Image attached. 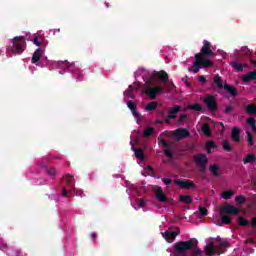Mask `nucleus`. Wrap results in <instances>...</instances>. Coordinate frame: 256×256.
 I'll return each instance as SVG.
<instances>
[{
    "label": "nucleus",
    "instance_id": "4c0bfd02",
    "mask_svg": "<svg viewBox=\"0 0 256 256\" xmlns=\"http://www.w3.org/2000/svg\"><path fill=\"white\" fill-rule=\"evenodd\" d=\"M188 109H191L192 111H201V105L193 104V105L188 106Z\"/></svg>",
    "mask_w": 256,
    "mask_h": 256
},
{
    "label": "nucleus",
    "instance_id": "9b49d317",
    "mask_svg": "<svg viewBox=\"0 0 256 256\" xmlns=\"http://www.w3.org/2000/svg\"><path fill=\"white\" fill-rule=\"evenodd\" d=\"M64 179L66 181L68 191H75V178L71 175H66Z\"/></svg>",
    "mask_w": 256,
    "mask_h": 256
},
{
    "label": "nucleus",
    "instance_id": "aec40b11",
    "mask_svg": "<svg viewBox=\"0 0 256 256\" xmlns=\"http://www.w3.org/2000/svg\"><path fill=\"white\" fill-rule=\"evenodd\" d=\"M196 167L201 171V173H205L207 169V161H196Z\"/></svg>",
    "mask_w": 256,
    "mask_h": 256
},
{
    "label": "nucleus",
    "instance_id": "de8ad7c7",
    "mask_svg": "<svg viewBox=\"0 0 256 256\" xmlns=\"http://www.w3.org/2000/svg\"><path fill=\"white\" fill-rule=\"evenodd\" d=\"M159 145H161L162 147H167V142L165 141V139H160L159 140Z\"/></svg>",
    "mask_w": 256,
    "mask_h": 256
},
{
    "label": "nucleus",
    "instance_id": "7c9ffc66",
    "mask_svg": "<svg viewBox=\"0 0 256 256\" xmlns=\"http://www.w3.org/2000/svg\"><path fill=\"white\" fill-rule=\"evenodd\" d=\"M232 67H234L236 69V71H243V69H245V67H247V64H239L237 62H234L232 64Z\"/></svg>",
    "mask_w": 256,
    "mask_h": 256
},
{
    "label": "nucleus",
    "instance_id": "ddd939ff",
    "mask_svg": "<svg viewBox=\"0 0 256 256\" xmlns=\"http://www.w3.org/2000/svg\"><path fill=\"white\" fill-rule=\"evenodd\" d=\"M202 54L207 57H211L213 55V51H211V44L208 41H204V45L202 47Z\"/></svg>",
    "mask_w": 256,
    "mask_h": 256
},
{
    "label": "nucleus",
    "instance_id": "774afa93",
    "mask_svg": "<svg viewBox=\"0 0 256 256\" xmlns=\"http://www.w3.org/2000/svg\"><path fill=\"white\" fill-rule=\"evenodd\" d=\"M141 164H143V162H142V161L140 162V165H141Z\"/></svg>",
    "mask_w": 256,
    "mask_h": 256
},
{
    "label": "nucleus",
    "instance_id": "4d7b16f0",
    "mask_svg": "<svg viewBox=\"0 0 256 256\" xmlns=\"http://www.w3.org/2000/svg\"><path fill=\"white\" fill-rule=\"evenodd\" d=\"M198 80L201 81V83H205L207 81L205 76H199Z\"/></svg>",
    "mask_w": 256,
    "mask_h": 256
},
{
    "label": "nucleus",
    "instance_id": "0eeeda50",
    "mask_svg": "<svg viewBox=\"0 0 256 256\" xmlns=\"http://www.w3.org/2000/svg\"><path fill=\"white\" fill-rule=\"evenodd\" d=\"M174 183L180 187V189H197V185L191 180H174Z\"/></svg>",
    "mask_w": 256,
    "mask_h": 256
},
{
    "label": "nucleus",
    "instance_id": "4be33fe9",
    "mask_svg": "<svg viewBox=\"0 0 256 256\" xmlns=\"http://www.w3.org/2000/svg\"><path fill=\"white\" fill-rule=\"evenodd\" d=\"M247 125L256 134V122L254 118L247 119Z\"/></svg>",
    "mask_w": 256,
    "mask_h": 256
},
{
    "label": "nucleus",
    "instance_id": "f03ea898",
    "mask_svg": "<svg viewBox=\"0 0 256 256\" xmlns=\"http://www.w3.org/2000/svg\"><path fill=\"white\" fill-rule=\"evenodd\" d=\"M230 246L231 245L229 244V242H227V240L221 241L218 246H215V242H210L204 247V251L206 255H209V256L223 255V253L227 251V249L225 248Z\"/></svg>",
    "mask_w": 256,
    "mask_h": 256
},
{
    "label": "nucleus",
    "instance_id": "2f4dec72",
    "mask_svg": "<svg viewBox=\"0 0 256 256\" xmlns=\"http://www.w3.org/2000/svg\"><path fill=\"white\" fill-rule=\"evenodd\" d=\"M246 111L249 115H256V106L255 105H248L246 107Z\"/></svg>",
    "mask_w": 256,
    "mask_h": 256
},
{
    "label": "nucleus",
    "instance_id": "f704fd0d",
    "mask_svg": "<svg viewBox=\"0 0 256 256\" xmlns=\"http://www.w3.org/2000/svg\"><path fill=\"white\" fill-rule=\"evenodd\" d=\"M235 201L238 205H243L245 201H247V198H245L243 195H240L235 198Z\"/></svg>",
    "mask_w": 256,
    "mask_h": 256
},
{
    "label": "nucleus",
    "instance_id": "bf43d9fd",
    "mask_svg": "<svg viewBox=\"0 0 256 256\" xmlns=\"http://www.w3.org/2000/svg\"><path fill=\"white\" fill-rule=\"evenodd\" d=\"M241 51H242L243 53H249V52H250V51H249V48H247V47H242Z\"/></svg>",
    "mask_w": 256,
    "mask_h": 256
},
{
    "label": "nucleus",
    "instance_id": "b1692460",
    "mask_svg": "<svg viewBox=\"0 0 256 256\" xmlns=\"http://www.w3.org/2000/svg\"><path fill=\"white\" fill-rule=\"evenodd\" d=\"M206 149H207L208 153H211V151H213V149H217V144H215V142H213V141H208L206 143Z\"/></svg>",
    "mask_w": 256,
    "mask_h": 256
},
{
    "label": "nucleus",
    "instance_id": "2eb2a0df",
    "mask_svg": "<svg viewBox=\"0 0 256 256\" xmlns=\"http://www.w3.org/2000/svg\"><path fill=\"white\" fill-rule=\"evenodd\" d=\"M135 89H139L137 82L129 86L128 90L124 92V97H133V91H135Z\"/></svg>",
    "mask_w": 256,
    "mask_h": 256
},
{
    "label": "nucleus",
    "instance_id": "4468645a",
    "mask_svg": "<svg viewBox=\"0 0 256 256\" xmlns=\"http://www.w3.org/2000/svg\"><path fill=\"white\" fill-rule=\"evenodd\" d=\"M181 111V107L180 106H174L170 109L169 111V115L167 117V121H169L170 119H175V117H177V113H179Z\"/></svg>",
    "mask_w": 256,
    "mask_h": 256
},
{
    "label": "nucleus",
    "instance_id": "a211bd4d",
    "mask_svg": "<svg viewBox=\"0 0 256 256\" xmlns=\"http://www.w3.org/2000/svg\"><path fill=\"white\" fill-rule=\"evenodd\" d=\"M256 79V71L250 72L242 77V81L244 83H249V81H255Z\"/></svg>",
    "mask_w": 256,
    "mask_h": 256
},
{
    "label": "nucleus",
    "instance_id": "7ed1b4c3",
    "mask_svg": "<svg viewBox=\"0 0 256 256\" xmlns=\"http://www.w3.org/2000/svg\"><path fill=\"white\" fill-rule=\"evenodd\" d=\"M241 210L231 204H226L220 208V219L224 225H231V217L228 215H239Z\"/></svg>",
    "mask_w": 256,
    "mask_h": 256
},
{
    "label": "nucleus",
    "instance_id": "5fc2aeb1",
    "mask_svg": "<svg viewBox=\"0 0 256 256\" xmlns=\"http://www.w3.org/2000/svg\"><path fill=\"white\" fill-rule=\"evenodd\" d=\"M185 119H187V115L186 114H182L180 116V123H183V121H185Z\"/></svg>",
    "mask_w": 256,
    "mask_h": 256
},
{
    "label": "nucleus",
    "instance_id": "13d9d810",
    "mask_svg": "<svg viewBox=\"0 0 256 256\" xmlns=\"http://www.w3.org/2000/svg\"><path fill=\"white\" fill-rule=\"evenodd\" d=\"M251 227H252V228H255V227H256V217H253V218H252Z\"/></svg>",
    "mask_w": 256,
    "mask_h": 256
},
{
    "label": "nucleus",
    "instance_id": "052dcab7",
    "mask_svg": "<svg viewBox=\"0 0 256 256\" xmlns=\"http://www.w3.org/2000/svg\"><path fill=\"white\" fill-rule=\"evenodd\" d=\"M92 239H97V234H95L94 232L91 234Z\"/></svg>",
    "mask_w": 256,
    "mask_h": 256
},
{
    "label": "nucleus",
    "instance_id": "8fccbe9b",
    "mask_svg": "<svg viewBox=\"0 0 256 256\" xmlns=\"http://www.w3.org/2000/svg\"><path fill=\"white\" fill-rule=\"evenodd\" d=\"M164 153L166 157H173V152H171V150H165Z\"/></svg>",
    "mask_w": 256,
    "mask_h": 256
},
{
    "label": "nucleus",
    "instance_id": "412c9836",
    "mask_svg": "<svg viewBox=\"0 0 256 256\" xmlns=\"http://www.w3.org/2000/svg\"><path fill=\"white\" fill-rule=\"evenodd\" d=\"M224 89L229 93V95H232V96L237 95V90L235 89V87L229 84H224Z\"/></svg>",
    "mask_w": 256,
    "mask_h": 256
},
{
    "label": "nucleus",
    "instance_id": "37998d69",
    "mask_svg": "<svg viewBox=\"0 0 256 256\" xmlns=\"http://www.w3.org/2000/svg\"><path fill=\"white\" fill-rule=\"evenodd\" d=\"M255 160H256L255 154H248L245 158V161H255Z\"/></svg>",
    "mask_w": 256,
    "mask_h": 256
},
{
    "label": "nucleus",
    "instance_id": "cd10ccee",
    "mask_svg": "<svg viewBox=\"0 0 256 256\" xmlns=\"http://www.w3.org/2000/svg\"><path fill=\"white\" fill-rule=\"evenodd\" d=\"M157 76L162 80V81H167L169 79V75L165 71H160L157 73Z\"/></svg>",
    "mask_w": 256,
    "mask_h": 256
},
{
    "label": "nucleus",
    "instance_id": "dca6fc26",
    "mask_svg": "<svg viewBox=\"0 0 256 256\" xmlns=\"http://www.w3.org/2000/svg\"><path fill=\"white\" fill-rule=\"evenodd\" d=\"M179 203H183L184 205H191V203H193V198L189 195H180Z\"/></svg>",
    "mask_w": 256,
    "mask_h": 256
},
{
    "label": "nucleus",
    "instance_id": "0e129e2a",
    "mask_svg": "<svg viewBox=\"0 0 256 256\" xmlns=\"http://www.w3.org/2000/svg\"><path fill=\"white\" fill-rule=\"evenodd\" d=\"M216 240H217V241H221V237L218 236V237L216 238Z\"/></svg>",
    "mask_w": 256,
    "mask_h": 256
},
{
    "label": "nucleus",
    "instance_id": "bb28decb",
    "mask_svg": "<svg viewBox=\"0 0 256 256\" xmlns=\"http://www.w3.org/2000/svg\"><path fill=\"white\" fill-rule=\"evenodd\" d=\"M210 171H211L213 177H219V174L217 173V171H219V165L214 164V165L210 166Z\"/></svg>",
    "mask_w": 256,
    "mask_h": 256
},
{
    "label": "nucleus",
    "instance_id": "c756f323",
    "mask_svg": "<svg viewBox=\"0 0 256 256\" xmlns=\"http://www.w3.org/2000/svg\"><path fill=\"white\" fill-rule=\"evenodd\" d=\"M202 132L204 133V135H206V137H209V135H211V128L209 127V124H204L202 126Z\"/></svg>",
    "mask_w": 256,
    "mask_h": 256
},
{
    "label": "nucleus",
    "instance_id": "9d476101",
    "mask_svg": "<svg viewBox=\"0 0 256 256\" xmlns=\"http://www.w3.org/2000/svg\"><path fill=\"white\" fill-rule=\"evenodd\" d=\"M160 92H161V88H157V87H150L145 91L146 95H148L150 99H155Z\"/></svg>",
    "mask_w": 256,
    "mask_h": 256
},
{
    "label": "nucleus",
    "instance_id": "39448f33",
    "mask_svg": "<svg viewBox=\"0 0 256 256\" xmlns=\"http://www.w3.org/2000/svg\"><path fill=\"white\" fill-rule=\"evenodd\" d=\"M23 47H25V38L23 36L15 37L13 39V53L19 55L23 53Z\"/></svg>",
    "mask_w": 256,
    "mask_h": 256
},
{
    "label": "nucleus",
    "instance_id": "69168bd1",
    "mask_svg": "<svg viewBox=\"0 0 256 256\" xmlns=\"http://www.w3.org/2000/svg\"><path fill=\"white\" fill-rule=\"evenodd\" d=\"M254 67H256V61L253 62Z\"/></svg>",
    "mask_w": 256,
    "mask_h": 256
},
{
    "label": "nucleus",
    "instance_id": "79ce46f5",
    "mask_svg": "<svg viewBox=\"0 0 256 256\" xmlns=\"http://www.w3.org/2000/svg\"><path fill=\"white\" fill-rule=\"evenodd\" d=\"M134 153L137 159H143V150H135Z\"/></svg>",
    "mask_w": 256,
    "mask_h": 256
},
{
    "label": "nucleus",
    "instance_id": "e2e57ef3",
    "mask_svg": "<svg viewBox=\"0 0 256 256\" xmlns=\"http://www.w3.org/2000/svg\"><path fill=\"white\" fill-rule=\"evenodd\" d=\"M71 67H74V65H73V64H70V66H69V71H71Z\"/></svg>",
    "mask_w": 256,
    "mask_h": 256
},
{
    "label": "nucleus",
    "instance_id": "338daca9",
    "mask_svg": "<svg viewBox=\"0 0 256 256\" xmlns=\"http://www.w3.org/2000/svg\"><path fill=\"white\" fill-rule=\"evenodd\" d=\"M244 163L246 164V163H249V161H244Z\"/></svg>",
    "mask_w": 256,
    "mask_h": 256
},
{
    "label": "nucleus",
    "instance_id": "09e8293b",
    "mask_svg": "<svg viewBox=\"0 0 256 256\" xmlns=\"http://www.w3.org/2000/svg\"><path fill=\"white\" fill-rule=\"evenodd\" d=\"M146 170L148 171V173H150V174H152V175L155 174V170H153V167H151V166H147V167H146Z\"/></svg>",
    "mask_w": 256,
    "mask_h": 256
},
{
    "label": "nucleus",
    "instance_id": "1a4fd4ad",
    "mask_svg": "<svg viewBox=\"0 0 256 256\" xmlns=\"http://www.w3.org/2000/svg\"><path fill=\"white\" fill-rule=\"evenodd\" d=\"M204 103L207 105L208 109L210 111H215L217 109V106L215 104V97L208 96L204 99Z\"/></svg>",
    "mask_w": 256,
    "mask_h": 256
},
{
    "label": "nucleus",
    "instance_id": "20e7f679",
    "mask_svg": "<svg viewBox=\"0 0 256 256\" xmlns=\"http://www.w3.org/2000/svg\"><path fill=\"white\" fill-rule=\"evenodd\" d=\"M195 62L192 65V68H189L188 71L192 73H199L202 67H211L213 62L209 59L203 58V54L199 53L195 55Z\"/></svg>",
    "mask_w": 256,
    "mask_h": 256
},
{
    "label": "nucleus",
    "instance_id": "a19ab883",
    "mask_svg": "<svg viewBox=\"0 0 256 256\" xmlns=\"http://www.w3.org/2000/svg\"><path fill=\"white\" fill-rule=\"evenodd\" d=\"M223 149L224 151H231V145L229 144V142H227V140L223 142Z\"/></svg>",
    "mask_w": 256,
    "mask_h": 256
},
{
    "label": "nucleus",
    "instance_id": "6e6d98bb",
    "mask_svg": "<svg viewBox=\"0 0 256 256\" xmlns=\"http://www.w3.org/2000/svg\"><path fill=\"white\" fill-rule=\"evenodd\" d=\"M0 249H7V244L5 242H0Z\"/></svg>",
    "mask_w": 256,
    "mask_h": 256
},
{
    "label": "nucleus",
    "instance_id": "473e14b6",
    "mask_svg": "<svg viewBox=\"0 0 256 256\" xmlns=\"http://www.w3.org/2000/svg\"><path fill=\"white\" fill-rule=\"evenodd\" d=\"M155 129L153 127H148L143 132V137H150V135H153Z\"/></svg>",
    "mask_w": 256,
    "mask_h": 256
},
{
    "label": "nucleus",
    "instance_id": "c9c22d12",
    "mask_svg": "<svg viewBox=\"0 0 256 256\" xmlns=\"http://www.w3.org/2000/svg\"><path fill=\"white\" fill-rule=\"evenodd\" d=\"M46 173L49 177H55V175H57L55 168H46Z\"/></svg>",
    "mask_w": 256,
    "mask_h": 256
},
{
    "label": "nucleus",
    "instance_id": "680f3d73",
    "mask_svg": "<svg viewBox=\"0 0 256 256\" xmlns=\"http://www.w3.org/2000/svg\"><path fill=\"white\" fill-rule=\"evenodd\" d=\"M184 81H185L186 85H189V81H188V77L187 76H185Z\"/></svg>",
    "mask_w": 256,
    "mask_h": 256
},
{
    "label": "nucleus",
    "instance_id": "a878e982",
    "mask_svg": "<svg viewBox=\"0 0 256 256\" xmlns=\"http://www.w3.org/2000/svg\"><path fill=\"white\" fill-rule=\"evenodd\" d=\"M157 102H150L148 105L145 106V110L146 111H155V109H157Z\"/></svg>",
    "mask_w": 256,
    "mask_h": 256
},
{
    "label": "nucleus",
    "instance_id": "49530a36",
    "mask_svg": "<svg viewBox=\"0 0 256 256\" xmlns=\"http://www.w3.org/2000/svg\"><path fill=\"white\" fill-rule=\"evenodd\" d=\"M247 136H248V142L250 143V145H253V137H251V132L247 131Z\"/></svg>",
    "mask_w": 256,
    "mask_h": 256
},
{
    "label": "nucleus",
    "instance_id": "ea45409f",
    "mask_svg": "<svg viewBox=\"0 0 256 256\" xmlns=\"http://www.w3.org/2000/svg\"><path fill=\"white\" fill-rule=\"evenodd\" d=\"M195 161H207V156H205V154H198L195 157Z\"/></svg>",
    "mask_w": 256,
    "mask_h": 256
},
{
    "label": "nucleus",
    "instance_id": "a18cd8bd",
    "mask_svg": "<svg viewBox=\"0 0 256 256\" xmlns=\"http://www.w3.org/2000/svg\"><path fill=\"white\" fill-rule=\"evenodd\" d=\"M162 182L164 183V185H171V183H173V180L169 178H162Z\"/></svg>",
    "mask_w": 256,
    "mask_h": 256
},
{
    "label": "nucleus",
    "instance_id": "864d4df0",
    "mask_svg": "<svg viewBox=\"0 0 256 256\" xmlns=\"http://www.w3.org/2000/svg\"><path fill=\"white\" fill-rule=\"evenodd\" d=\"M62 195H63V197H69L68 192H67V188H63Z\"/></svg>",
    "mask_w": 256,
    "mask_h": 256
},
{
    "label": "nucleus",
    "instance_id": "f257e3e1",
    "mask_svg": "<svg viewBox=\"0 0 256 256\" xmlns=\"http://www.w3.org/2000/svg\"><path fill=\"white\" fill-rule=\"evenodd\" d=\"M199 240L190 238L187 241H178L174 244L173 256H202L203 250L197 247Z\"/></svg>",
    "mask_w": 256,
    "mask_h": 256
},
{
    "label": "nucleus",
    "instance_id": "72a5a7b5",
    "mask_svg": "<svg viewBox=\"0 0 256 256\" xmlns=\"http://www.w3.org/2000/svg\"><path fill=\"white\" fill-rule=\"evenodd\" d=\"M238 225H240V227H247V225H249V220H247L243 217H239Z\"/></svg>",
    "mask_w": 256,
    "mask_h": 256
},
{
    "label": "nucleus",
    "instance_id": "6e6552de",
    "mask_svg": "<svg viewBox=\"0 0 256 256\" xmlns=\"http://www.w3.org/2000/svg\"><path fill=\"white\" fill-rule=\"evenodd\" d=\"M171 135L175 139H185V137H189V130L185 128H179L173 131Z\"/></svg>",
    "mask_w": 256,
    "mask_h": 256
},
{
    "label": "nucleus",
    "instance_id": "58836bf2",
    "mask_svg": "<svg viewBox=\"0 0 256 256\" xmlns=\"http://www.w3.org/2000/svg\"><path fill=\"white\" fill-rule=\"evenodd\" d=\"M198 209H199V213H200L201 217H207V213H208L207 208L199 207Z\"/></svg>",
    "mask_w": 256,
    "mask_h": 256
},
{
    "label": "nucleus",
    "instance_id": "e433bc0d",
    "mask_svg": "<svg viewBox=\"0 0 256 256\" xmlns=\"http://www.w3.org/2000/svg\"><path fill=\"white\" fill-rule=\"evenodd\" d=\"M143 75H145V70H138V71L135 73V79H136V81H139V76H142V80L144 81V80H145V77H143Z\"/></svg>",
    "mask_w": 256,
    "mask_h": 256
},
{
    "label": "nucleus",
    "instance_id": "5701e85b",
    "mask_svg": "<svg viewBox=\"0 0 256 256\" xmlns=\"http://www.w3.org/2000/svg\"><path fill=\"white\" fill-rule=\"evenodd\" d=\"M233 195H235V192L233 190L224 191L222 193V199L229 200L231 199V197H233Z\"/></svg>",
    "mask_w": 256,
    "mask_h": 256
},
{
    "label": "nucleus",
    "instance_id": "6ab92c4d",
    "mask_svg": "<svg viewBox=\"0 0 256 256\" xmlns=\"http://www.w3.org/2000/svg\"><path fill=\"white\" fill-rule=\"evenodd\" d=\"M43 55V50H41L40 48H38L33 56H32V63H39V60L41 59V56Z\"/></svg>",
    "mask_w": 256,
    "mask_h": 256
},
{
    "label": "nucleus",
    "instance_id": "3c124183",
    "mask_svg": "<svg viewBox=\"0 0 256 256\" xmlns=\"http://www.w3.org/2000/svg\"><path fill=\"white\" fill-rule=\"evenodd\" d=\"M34 45H36L37 47L41 45V43L39 42V38L37 36L34 37Z\"/></svg>",
    "mask_w": 256,
    "mask_h": 256
},
{
    "label": "nucleus",
    "instance_id": "c85d7f7f",
    "mask_svg": "<svg viewBox=\"0 0 256 256\" xmlns=\"http://www.w3.org/2000/svg\"><path fill=\"white\" fill-rule=\"evenodd\" d=\"M214 83L217 85L218 89H223V80L220 76H215Z\"/></svg>",
    "mask_w": 256,
    "mask_h": 256
},
{
    "label": "nucleus",
    "instance_id": "423d86ee",
    "mask_svg": "<svg viewBox=\"0 0 256 256\" xmlns=\"http://www.w3.org/2000/svg\"><path fill=\"white\" fill-rule=\"evenodd\" d=\"M152 191L160 203H167L169 199H167V196L165 195V192H163V188L161 186H154L152 188Z\"/></svg>",
    "mask_w": 256,
    "mask_h": 256
},
{
    "label": "nucleus",
    "instance_id": "c03bdc74",
    "mask_svg": "<svg viewBox=\"0 0 256 256\" xmlns=\"http://www.w3.org/2000/svg\"><path fill=\"white\" fill-rule=\"evenodd\" d=\"M145 203H147L145 199H138V207H145Z\"/></svg>",
    "mask_w": 256,
    "mask_h": 256
},
{
    "label": "nucleus",
    "instance_id": "603ef678",
    "mask_svg": "<svg viewBox=\"0 0 256 256\" xmlns=\"http://www.w3.org/2000/svg\"><path fill=\"white\" fill-rule=\"evenodd\" d=\"M232 111H233V107L232 106H226L225 113H231Z\"/></svg>",
    "mask_w": 256,
    "mask_h": 256
},
{
    "label": "nucleus",
    "instance_id": "f8f14e48",
    "mask_svg": "<svg viewBox=\"0 0 256 256\" xmlns=\"http://www.w3.org/2000/svg\"><path fill=\"white\" fill-rule=\"evenodd\" d=\"M177 235H179V233H177L175 231H165V232H162V237L164 239H166V241H173V239L177 238Z\"/></svg>",
    "mask_w": 256,
    "mask_h": 256
},
{
    "label": "nucleus",
    "instance_id": "f3484780",
    "mask_svg": "<svg viewBox=\"0 0 256 256\" xmlns=\"http://www.w3.org/2000/svg\"><path fill=\"white\" fill-rule=\"evenodd\" d=\"M127 107L130 109L135 119L139 121V119H141V115H139V112H137V109H135V106H133V103H131L130 101L127 102Z\"/></svg>",
    "mask_w": 256,
    "mask_h": 256
},
{
    "label": "nucleus",
    "instance_id": "393cba45",
    "mask_svg": "<svg viewBox=\"0 0 256 256\" xmlns=\"http://www.w3.org/2000/svg\"><path fill=\"white\" fill-rule=\"evenodd\" d=\"M232 141H239V128L234 127L232 129Z\"/></svg>",
    "mask_w": 256,
    "mask_h": 256
}]
</instances>
